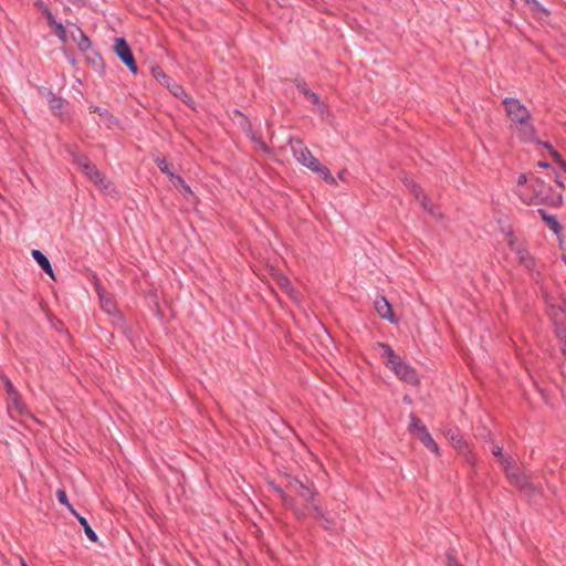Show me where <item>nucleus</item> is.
Returning <instances> with one entry per match:
<instances>
[{"label": "nucleus", "mask_w": 566, "mask_h": 566, "mask_svg": "<svg viewBox=\"0 0 566 566\" xmlns=\"http://www.w3.org/2000/svg\"><path fill=\"white\" fill-rule=\"evenodd\" d=\"M551 187L541 178L531 176L528 185L520 191V198L528 205L549 202Z\"/></svg>", "instance_id": "20e7f679"}, {"label": "nucleus", "mask_w": 566, "mask_h": 566, "mask_svg": "<svg viewBox=\"0 0 566 566\" xmlns=\"http://www.w3.org/2000/svg\"><path fill=\"white\" fill-rule=\"evenodd\" d=\"M378 347L381 349V358L386 367L391 369L397 377L409 385H418L419 379L413 368L405 364L400 356H398L394 349L385 343H378Z\"/></svg>", "instance_id": "7ed1b4c3"}, {"label": "nucleus", "mask_w": 566, "mask_h": 566, "mask_svg": "<svg viewBox=\"0 0 566 566\" xmlns=\"http://www.w3.org/2000/svg\"><path fill=\"white\" fill-rule=\"evenodd\" d=\"M511 480L520 489L531 490V491L535 490V486L532 483L530 476H527L525 474H512Z\"/></svg>", "instance_id": "a211bd4d"}, {"label": "nucleus", "mask_w": 566, "mask_h": 566, "mask_svg": "<svg viewBox=\"0 0 566 566\" xmlns=\"http://www.w3.org/2000/svg\"><path fill=\"white\" fill-rule=\"evenodd\" d=\"M56 497H57V501L61 504L65 505L72 514H76V511L74 510L72 504L69 502L66 492L63 489H59L56 491Z\"/></svg>", "instance_id": "4be33fe9"}, {"label": "nucleus", "mask_w": 566, "mask_h": 566, "mask_svg": "<svg viewBox=\"0 0 566 566\" xmlns=\"http://www.w3.org/2000/svg\"><path fill=\"white\" fill-rule=\"evenodd\" d=\"M21 565L22 566H28L27 563L24 560H21Z\"/></svg>", "instance_id": "09e8293b"}, {"label": "nucleus", "mask_w": 566, "mask_h": 566, "mask_svg": "<svg viewBox=\"0 0 566 566\" xmlns=\"http://www.w3.org/2000/svg\"><path fill=\"white\" fill-rule=\"evenodd\" d=\"M91 111L93 113H97L101 117L102 122L108 127L112 128L113 126L118 124V120L115 116H113L106 108H102L98 106H92Z\"/></svg>", "instance_id": "ddd939ff"}, {"label": "nucleus", "mask_w": 566, "mask_h": 566, "mask_svg": "<svg viewBox=\"0 0 566 566\" xmlns=\"http://www.w3.org/2000/svg\"><path fill=\"white\" fill-rule=\"evenodd\" d=\"M545 147L552 150L551 155L554 161L560 167L563 171L566 172V161L562 158V156L556 150H553L549 144H545Z\"/></svg>", "instance_id": "393cba45"}, {"label": "nucleus", "mask_w": 566, "mask_h": 566, "mask_svg": "<svg viewBox=\"0 0 566 566\" xmlns=\"http://www.w3.org/2000/svg\"><path fill=\"white\" fill-rule=\"evenodd\" d=\"M174 186L176 188H179L185 195H190L192 193L190 187L187 185V182L185 181V179L180 176H176L174 181H172Z\"/></svg>", "instance_id": "b1692460"}, {"label": "nucleus", "mask_w": 566, "mask_h": 566, "mask_svg": "<svg viewBox=\"0 0 566 566\" xmlns=\"http://www.w3.org/2000/svg\"><path fill=\"white\" fill-rule=\"evenodd\" d=\"M72 38L77 42V46L81 51L86 52L91 48L88 36L80 28H76L75 32H72Z\"/></svg>", "instance_id": "dca6fc26"}, {"label": "nucleus", "mask_w": 566, "mask_h": 566, "mask_svg": "<svg viewBox=\"0 0 566 566\" xmlns=\"http://www.w3.org/2000/svg\"><path fill=\"white\" fill-rule=\"evenodd\" d=\"M410 190L415 195L416 199L420 201L423 209H426L429 213L434 214L433 207L430 205L426 195L421 192V189L413 182H406Z\"/></svg>", "instance_id": "9b49d317"}, {"label": "nucleus", "mask_w": 566, "mask_h": 566, "mask_svg": "<svg viewBox=\"0 0 566 566\" xmlns=\"http://www.w3.org/2000/svg\"><path fill=\"white\" fill-rule=\"evenodd\" d=\"M169 88H170V92L177 97H181L182 95H186L184 88L176 83H174L171 86L169 85Z\"/></svg>", "instance_id": "c9c22d12"}, {"label": "nucleus", "mask_w": 566, "mask_h": 566, "mask_svg": "<svg viewBox=\"0 0 566 566\" xmlns=\"http://www.w3.org/2000/svg\"><path fill=\"white\" fill-rule=\"evenodd\" d=\"M518 258V262L522 264L526 259L531 258L528 250L523 245H517L514 251Z\"/></svg>", "instance_id": "bb28decb"}, {"label": "nucleus", "mask_w": 566, "mask_h": 566, "mask_svg": "<svg viewBox=\"0 0 566 566\" xmlns=\"http://www.w3.org/2000/svg\"><path fill=\"white\" fill-rule=\"evenodd\" d=\"M503 105L507 117L515 124H518V136L525 142H532L536 137V130L531 123V113L516 98L506 97L503 99Z\"/></svg>", "instance_id": "f03ea898"}, {"label": "nucleus", "mask_w": 566, "mask_h": 566, "mask_svg": "<svg viewBox=\"0 0 566 566\" xmlns=\"http://www.w3.org/2000/svg\"><path fill=\"white\" fill-rule=\"evenodd\" d=\"M446 564L447 566H461V564L458 562L455 557V551L453 548H450L446 553Z\"/></svg>", "instance_id": "a878e982"}, {"label": "nucleus", "mask_w": 566, "mask_h": 566, "mask_svg": "<svg viewBox=\"0 0 566 566\" xmlns=\"http://www.w3.org/2000/svg\"><path fill=\"white\" fill-rule=\"evenodd\" d=\"M537 212L554 233L558 234L560 232L562 226L555 216L547 213L544 209H538Z\"/></svg>", "instance_id": "4468645a"}, {"label": "nucleus", "mask_w": 566, "mask_h": 566, "mask_svg": "<svg viewBox=\"0 0 566 566\" xmlns=\"http://www.w3.org/2000/svg\"><path fill=\"white\" fill-rule=\"evenodd\" d=\"M279 493L284 505L293 510L295 507L294 499L282 490H279Z\"/></svg>", "instance_id": "7c9ffc66"}, {"label": "nucleus", "mask_w": 566, "mask_h": 566, "mask_svg": "<svg viewBox=\"0 0 566 566\" xmlns=\"http://www.w3.org/2000/svg\"><path fill=\"white\" fill-rule=\"evenodd\" d=\"M311 170L313 172L317 174L327 184H331V185L336 184V180L333 177V175L331 174V170L325 165L321 164L319 161L317 164H315Z\"/></svg>", "instance_id": "2eb2a0df"}, {"label": "nucleus", "mask_w": 566, "mask_h": 566, "mask_svg": "<svg viewBox=\"0 0 566 566\" xmlns=\"http://www.w3.org/2000/svg\"><path fill=\"white\" fill-rule=\"evenodd\" d=\"M509 245H510V248H511L513 251H515L516 247L518 245V244H516V243H515V239H514L512 235H511V238H510V240H509Z\"/></svg>", "instance_id": "79ce46f5"}, {"label": "nucleus", "mask_w": 566, "mask_h": 566, "mask_svg": "<svg viewBox=\"0 0 566 566\" xmlns=\"http://www.w3.org/2000/svg\"><path fill=\"white\" fill-rule=\"evenodd\" d=\"M530 182V178L526 177V175L522 174L517 178V186H527Z\"/></svg>", "instance_id": "58836bf2"}, {"label": "nucleus", "mask_w": 566, "mask_h": 566, "mask_svg": "<svg viewBox=\"0 0 566 566\" xmlns=\"http://www.w3.org/2000/svg\"><path fill=\"white\" fill-rule=\"evenodd\" d=\"M50 107L55 113L61 111L63 107V99L53 95L50 99Z\"/></svg>", "instance_id": "72a5a7b5"}, {"label": "nucleus", "mask_w": 566, "mask_h": 566, "mask_svg": "<svg viewBox=\"0 0 566 566\" xmlns=\"http://www.w3.org/2000/svg\"><path fill=\"white\" fill-rule=\"evenodd\" d=\"M446 436L453 441V443L457 448H459L461 446L462 438L459 434H455V432H453L451 429L446 432Z\"/></svg>", "instance_id": "f704fd0d"}, {"label": "nucleus", "mask_w": 566, "mask_h": 566, "mask_svg": "<svg viewBox=\"0 0 566 566\" xmlns=\"http://www.w3.org/2000/svg\"><path fill=\"white\" fill-rule=\"evenodd\" d=\"M522 265H524V268L528 271V272H534L535 270V260L533 256L526 259Z\"/></svg>", "instance_id": "4c0bfd02"}, {"label": "nucleus", "mask_w": 566, "mask_h": 566, "mask_svg": "<svg viewBox=\"0 0 566 566\" xmlns=\"http://www.w3.org/2000/svg\"><path fill=\"white\" fill-rule=\"evenodd\" d=\"M155 163H156L157 167L160 169V171L166 174L169 177V179L171 181H174V179H175V177L177 175H175L172 172V170L170 168V165L167 163V160L165 158H159L158 157V158L155 159Z\"/></svg>", "instance_id": "aec40b11"}, {"label": "nucleus", "mask_w": 566, "mask_h": 566, "mask_svg": "<svg viewBox=\"0 0 566 566\" xmlns=\"http://www.w3.org/2000/svg\"><path fill=\"white\" fill-rule=\"evenodd\" d=\"M418 439L431 451L438 452V444L432 439L431 434L427 430L426 427L420 428V432L418 433Z\"/></svg>", "instance_id": "f3484780"}, {"label": "nucleus", "mask_w": 566, "mask_h": 566, "mask_svg": "<svg viewBox=\"0 0 566 566\" xmlns=\"http://www.w3.org/2000/svg\"><path fill=\"white\" fill-rule=\"evenodd\" d=\"M151 74L156 80L164 81L163 83H165L169 87L170 77L167 76L159 66H153Z\"/></svg>", "instance_id": "5701e85b"}, {"label": "nucleus", "mask_w": 566, "mask_h": 566, "mask_svg": "<svg viewBox=\"0 0 566 566\" xmlns=\"http://www.w3.org/2000/svg\"><path fill=\"white\" fill-rule=\"evenodd\" d=\"M95 184L96 187H98L103 191H107L109 188V181L106 179V177L98 170V177H92L90 179Z\"/></svg>", "instance_id": "412c9836"}, {"label": "nucleus", "mask_w": 566, "mask_h": 566, "mask_svg": "<svg viewBox=\"0 0 566 566\" xmlns=\"http://www.w3.org/2000/svg\"><path fill=\"white\" fill-rule=\"evenodd\" d=\"M293 83L295 84V86L297 87V90L310 101L312 102L314 105H317V106H324L322 103H321V99L318 97L317 94H315L314 92H312L308 87H307V84L305 81L303 80H300V78H295L293 80Z\"/></svg>", "instance_id": "9d476101"}, {"label": "nucleus", "mask_w": 566, "mask_h": 566, "mask_svg": "<svg viewBox=\"0 0 566 566\" xmlns=\"http://www.w3.org/2000/svg\"><path fill=\"white\" fill-rule=\"evenodd\" d=\"M44 15H45L50 27L54 28L56 24L60 23V22L55 21L54 15L48 8L44 10Z\"/></svg>", "instance_id": "e433bc0d"}, {"label": "nucleus", "mask_w": 566, "mask_h": 566, "mask_svg": "<svg viewBox=\"0 0 566 566\" xmlns=\"http://www.w3.org/2000/svg\"><path fill=\"white\" fill-rule=\"evenodd\" d=\"M537 166L541 167V168H548L549 164L547 161H538Z\"/></svg>", "instance_id": "37998d69"}, {"label": "nucleus", "mask_w": 566, "mask_h": 566, "mask_svg": "<svg viewBox=\"0 0 566 566\" xmlns=\"http://www.w3.org/2000/svg\"><path fill=\"white\" fill-rule=\"evenodd\" d=\"M556 335L559 339H564L566 337V328L563 326H556Z\"/></svg>", "instance_id": "ea45409f"}, {"label": "nucleus", "mask_w": 566, "mask_h": 566, "mask_svg": "<svg viewBox=\"0 0 566 566\" xmlns=\"http://www.w3.org/2000/svg\"><path fill=\"white\" fill-rule=\"evenodd\" d=\"M0 379L2 380L7 395H8V410L10 413L15 412L18 415L27 413V407L22 402L21 396L11 382V380L1 375Z\"/></svg>", "instance_id": "39448f33"}, {"label": "nucleus", "mask_w": 566, "mask_h": 566, "mask_svg": "<svg viewBox=\"0 0 566 566\" xmlns=\"http://www.w3.org/2000/svg\"><path fill=\"white\" fill-rule=\"evenodd\" d=\"M562 200V195H558L556 201L552 200V203L560 205Z\"/></svg>", "instance_id": "a18cd8bd"}, {"label": "nucleus", "mask_w": 566, "mask_h": 566, "mask_svg": "<svg viewBox=\"0 0 566 566\" xmlns=\"http://www.w3.org/2000/svg\"><path fill=\"white\" fill-rule=\"evenodd\" d=\"M524 1H525V3L530 4V7H531V6H532V2H533L534 0H524Z\"/></svg>", "instance_id": "de8ad7c7"}, {"label": "nucleus", "mask_w": 566, "mask_h": 566, "mask_svg": "<svg viewBox=\"0 0 566 566\" xmlns=\"http://www.w3.org/2000/svg\"><path fill=\"white\" fill-rule=\"evenodd\" d=\"M113 50L118 59L129 69L133 74L138 71L132 49L124 38H115Z\"/></svg>", "instance_id": "423d86ee"}, {"label": "nucleus", "mask_w": 566, "mask_h": 566, "mask_svg": "<svg viewBox=\"0 0 566 566\" xmlns=\"http://www.w3.org/2000/svg\"><path fill=\"white\" fill-rule=\"evenodd\" d=\"M374 305H375L376 312L378 313V315L381 318L387 319L390 323H396V319L394 317V313L391 310V305L389 304V302L387 301V298L385 296H378L375 300Z\"/></svg>", "instance_id": "1a4fd4ad"}, {"label": "nucleus", "mask_w": 566, "mask_h": 566, "mask_svg": "<svg viewBox=\"0 0 566 566\" xmlns=\"http://www.w3.org/2000/svg\"><path fill=\"white\" fill-rule=\"evenodd\" d=\"M32 256L38 262L40 268L52 279H54V272L51 266L49 259L40 251L32 250Z\"/></svg>", "instance_id": "f8f14e48"}, {"label": "nucleus", "mask_w": 566, "mask_h": 566, "mask_svg": "<svg viewBox=\"0 0 566 566\" xmlns=\"http://www.w3.org/2000/svg\"><path fill=\"white\" fill-rule=\"evenodd\" d=\"M73 515L77 518L80 524L83 526L85 535L88 537V539L96 543L98 539L97 534L90 526L87 520L84 516L80 515L77 512H76V514H73Z\"/></svg>", "instance_id": "6ab92c4d"}, {"label": "nucleus", "mask_w": 566, "mask_h": 566, "mask_svg": "<svg viewBox=\"0 0 566 566\" xmlns=\"http://www.w3.org/2000/svg\"><path fill=\"white\" fill-rule=\"evenodd\" d=\"M531 10L535 13H542L545 17L549 15V11L545 9L537 0L532 2Z\"/></svg>", "instance_id": "473e14b6"}, {"label": "nucleus", "mask_w": 566, "mask_h": 566, "mask_svg": "<svg viewBox=\"0 0 566 566\" xmlns=\"http://www.w3.org/2000/svg\"><path fill=\"white\" fill-rule=\"evenodd\" d=\"M70 154L73 163L78 166V168L88 179H91L92 177H98L97 167L91 163L90 158L86 155L78 153L76 150H71Z\"/></svg>", "instance_id": "6e6552de"}, {"label": "nucleus", "mask_w": 566, "mask_h": 566, "mask_svg": "<svg viewBox=\"0 0 566 566\" xmlns=\"http://www.w3.org/2000/svg\"><path fill=\"white\" fill-rule=\"evenodd\" d=\"M293 512L298 520L305 518V513L302 510L294 507Z\"/></svg>", "instance_id": "a19ab883"}, {"label": "nucleus", "mask_w": 566, "mask_h": 566, "mask_svg": "<svg viewBox=\"0 0 566 566\" xmlns=\"http://www.w3.org/2000/svg\"><path fill=\"white\" fill-rule=\"evenodd\" d=\"M101 306L102 308L107 313V314H112L113 312H115V304L113 303V301L111 298H107V297H101Z\"/></svg>", "instance_id": "cd10ccee"}, {"label": "nucleus", "mask_w": 566, "mask_h": 566, "mask_svg": "<svg viewBox=\"0 0 566 566\" xmlns=\"http://www.w3.org/2000/svg\"><path fill=\"white\" fill-rule=\"evenodd\" d=\"M492 453L495 457L500 458L502 463L510 464L512 462V459L510 457H504L503 455V449L501 447H499V446H494L492 448Z\"/></svg>", "instance_id": "c756f323"}, {"label": "nucleus", "mask_w": 566, "mask_h": 566, "mask_svg": "<svg viewBox=\"0 0 566 566\" xmlns=\"http://www.w3.org/2000/svg\"><path fill=\"white\" fill-rule=\"evenodd\" d=\"M345 175H346V170H342L339 174H338V178L344 180L345 179Z\"/></svg>", "instance_id": "49530a36"}, {"label": "nucleus", "mask_w": 566, "mask_h": 566, "mask_svg": "<svg viewBox=\"0 0 566 566\" xmlns=\"http://www.w3.org/2000/svg\"><path fill=\"white\" fill-rule=\"evenodd\" d=\"M291 149L296 160L308 169L319 161L298 138L291 140Z\"/></svg>", "instance_id": "0eeeda50"}, {"label": "nucleus", "mask_w": 566, "mask_h": 566, "mask_svg": "<svg viewBox=\"0 0 566 566\" xmlns=\"http://www.w3.org/2000/svg\"><path fill=\"white\" fill-rule=\"evenodd\" d=\"M286 489L304 502L306 510L315 520L321 522L325 528L329 527L332 521L326 516L318 501V492L311 480L305 479L303 481L297 478H291L287 481Z\"/></svg>", "instance_id": "f257e3e1"}, {"label": "nucleus", "mask_w": 566, "mask_h": 566, "mask_svg": "<svg viewBox=\"0 0 566 566\" xmlns=\"http://www.w3.org/2000/svg\"><path fill=\"white\" fill-rule=\"evenodd\" d=\"M55 34L59 36L62 43L67 42L66 30L62 23H59L54 27Z\"/></svg>", "instance_id": "2f4dec72"}, {"label": "nucleus", "mask_w": 566, "mask_h": 566, "mask_svg": "<svg viewBox=\"0 0 566 566\" xmlns=\"http://www.w3.org/2000/svg\"><path fill=\"white\" fill-rule=\"evenodd\" d=\"M555 182L558 187L564 188V182L558 177H556Z\"/></svg>", "instance_id": "c03bdc74"}, {"label": "nucleus", "mask_w": 566, "mask_h": 566, "mask_svg": "<svg viewBox=\"0 0 566 566\" xmlns=\"http://www.w3.org/2000/svg\"><path fill=\"white\" fill-rule=\"evenodd\" d=\"M410 430L418 436V433L420 432V428L426 426L422 424L421 420L413 415H410Z\"/></svg>", "instance_id": "c85d7f7f"}]
</instances>
